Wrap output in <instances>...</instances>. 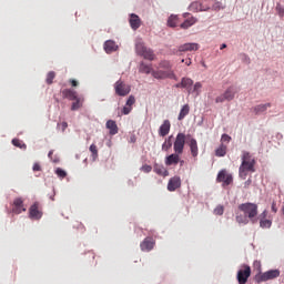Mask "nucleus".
<instances>
[{
	"mask_svg": "<svg viewBox=\"0 0 284 284\" xmlns=\"http://www.w3.org/2000/svg\"><path fill=\"white\" fill-rule=\"evenodd\" d=\"M179 163H180L181 166H183V164L185 163V161L180 160Z\"/></svg>",
	"mask_w": 284,
	"mask_h": 284,
	"instance_id": "56",
	"label": "nucleus"
},
{
	"mask_svg": "<svg viewBox=\"0 0 284 284\" xmlns=\"http://www.w3.org/2000/svg\"><path fill=\"white\" fill-rule=\"evenodd\" d=\"M221 141L222 143H230V141H232V136L227 134H222Z\"/></svg>",
	"mask_w": 284,
	"mask_h": 284,
	"instance_id": "45",
	"label": "nucleus"
},
{
	"mask_svg": "<svg viewBox=\"0 0 284 284\" xmlns=\"http://www.w3.org/2000/svg\"><path fill=\"white\" fill-rule=\"evenodd\" d=\"M217 183H223V185H232L234 179L232 178V174H229L227 171L222 170L219 172L216 178Z\"/></svg>",
	"mask_w": 284,
	"mask_h": 284,
	"instance_id": "12",
	"label": "nucleus"
},
{
	"mask_svg": "<svg viewBox=\"0 0 284 284\" xmlns=\"http://www.w3.org/2000/svg\"><path fill=\"white\" fill-rule=\"evenodd\" d=\"M132 112V106H129L125 104V106L122 109V114H130Z\"/></svg>",
	"mask_w": 284,
	"mask_h": 284,
	"instance_id": "46",
	"label": "nucleus"
},
{
	"mask_svg": "<svg viewBox=\"0 0 284 284\" xmlns=\"http://www.w3.org/2000/svg\"><path fill=\"white\" fill-rule=\"evenodd\" d=\"M189 10L191 12H205L209 8L203 7V3L200 1H194L190 4Z\"/></svg>",
	"mask_w": 284,
	"mask_h": 284,
	"instance_id": "21",
	"label": "nucleus"
},
{
	"mask_svg": "<svg viewBox=\"0 0 284 284\" xmlns=\"http://www.w3.org/2000/svg\"><path fill=\"white\" fill-rule=\"evenodd\" d=\"M42 216L43 212L41 211V206L39 205V202H36L29 209V217L32 219L33 221H40Z\"/></svg>",
	"mask_w": 284,
	"mask_h": 284,
	"instance_id": "10",
	"label": "nucleus"
},
{
	"mask_svg": "<svg viewBox=\"0 0 284 284\" xmlns=\"http://www.w3.org/2000/svg\"><path fill=\"white\" fill-rule=\"evenodd\" d=\"M173 150L175 154H183V150H185V133H178L173 143Z\"/></svg>",
	"mask_w": 284,
	"mask_h": 284,
	"instance_id": "8",
	"label": "nucleus"
},
{
	"mask_svg": "<svg viewBox=\"0 0 284 284\" xmlns=\"http://www.w3.org/2000/svg\"><path fill=\"white\" fill-rule=\"evenodd\" d=\"M55 174H57V176H59V179H65V176H68V173L63 169H60V168H58L55 170Z\"/></svg>",
	"mask_w": 284,
	"mask_h": 284,
	"instance_id": "39",
	"label": "nucleus"
},
{
	"mask_svg": "<svg viewBox=\"0 0 284 284\" xmlns=\"http://www.w3.org/2000/svg\"><path fill=\"white\" fill-rule=\"evenodd\" d=\"M179 161H181V153H172L171 155L166 156L165 165H179Z\"/></svg>",
	"mask_w": 284,
	"mask_h": 284,
	"instance_id": "19",
	"label": "nucleus"
},
{
	"mask_svg": "<svg viewBox=\"0 0 284 284\" xmlns=\"http://www.w3.org/2000/svg\"><path fill=\"white\" fill-rule=\"evenodd\" d=\"M237 210L243 213V215H236V223L240 225H247V223L256 224L258 223V204L246 202L237 206Z\"/></svg>",
	"mask_w": 284,
	"mask_h": 284,
	"instance_id": "1",
	"label": "nucleus"
},
{
	"mask_svg": "<svg viewBox=\"0 0 284 284\" xmlns=\"http://www.w3.org/2000/svg\"><path fill=\"white\" fill-rule=\"evenodd\" d=\"M135 52L140 57H143V59H146L148 61H154L155 55L154 51L148 47L143 42H138L135 44Z\"/></svg>",
	"mask_w": 284,
	"mask_h": 284,
	"instance_id": "5",
	"label": "nucleus"
},
{
	"mask_svg": "<svg viewBox=\"0 0 284 284\" xmlns=\"http://www.w3.org/2000/svg\"><path fill=\"white\" fill-rule=\"evenodd\" d=\"M89 151L91 152L92 161H97L99 159V148H97V144H91Z\"/></svg>",
	"mask_w": 284,
	"mask_h": 284,
	"instance_id": "31",
	"label": "nucleus"
},
{
	"mask_svg": "<svg viewBox=\"0 0 284 284\" xmlns=\"http://www.w3.org/2000/svg\"><path fill=\"white\" fill-rule=\"evenodd\" d=\"M189 148L191 150V155L196 159L199 156V143L196 142V139L192 138L189 141Z\"/></svg>",
	"mask_w": 284,
	"mask_h": 284,
	"instance_id": "23",
	"label": "nucleus"
},
{
	"mask_svg": "<svg viewBox=\"0 0 284 284\" xmlns=\"http://www.w3.org/2000/svg\"><path fill=\"white\" fill-rule=\"evenodd\" d=\"M248 185H252V180L248 179L245 183H244V187H247Z\"/></svg>",
	"mask_w": 284,
	"mask_h": 284,
	"instance_id": "52",
	"label": "nucleus"
},
{
	"mask_svg": "<svg viewBox=\"0 0 284 284\" xmlns=\"http://www.w3.org/2000/svg\"><path fill=\"white\" fill-rule=\"evenodd\" d=\"M55 77H57V73H54V71H50V72L47 74L45 82L48 83V85H52V83H53Z\"/></svg>",
	"mask_w": 284,
	"mask_h": 284,
	"instance_id": "36",
	"label": "nucleus"
},
{
	"mask_svg": "<svg viewBox=\"0 0 284 284\" xmlns=\"http://www.w3.org/2000/svg\"><path fill=\"white\" fill-rule=\"evenodd\" d=\"M52 154H54V151H49V154H48V158L51 160V161H53V163H59V160H57V159H52Z\"/></svg>",
	"mask_w": 284,
	"mask_h": 284,
	"instance_id": "49",
	"label": "nucleus"
},
{
	"mask_svg": "<svg viewBox=\"0 0 284 284\" xmlns=\"http://www.w3.org/2000/svg\"><path fill=\"white\" fill-rule=\"evenodd\" d=\"M267 108H272V103L257 104L253 108V112L255 114H263V112H267Z\"/></svg>",
	"mask_w": 284,
	"mask_h": 284,
	"instance_id": "26",
	"label": "nucleus"
},
{
	"mask_svg": "<svg viewBox=\"0 0 284 284\" xmlns=\"http://www.w3.org/2000/svg\"><path fill=\"white\" fill-rule=\"evenodd\" d=\"M169 28H176L179 26V16L171 14L168 19Z\"/></svg>",
	"mask_w": 284,
	"mask_h": 284,
	"instance_id": "29",
	"label": "nucleus"
},
{
	"mask_svg": "<svg viewBox=\"0 0 284 284\" xmlns=\"http://www.w3.org/2000/svg\"><path fill=\"white\" fill-rule=\"evenodd\" d=\"M280 276H281V271L270 270L264 273L256 274L255 283H267V281H274V278H278Z\"/></svg>",
	"mask_w": 284,
	"mask_h": 284,
	"instance_id": "4",
	"label": "nucleus"
},
{
	"mask_svg": "<svg viewBox=\"0 0 284 284\" xmlns=\"http://www.w3.org/2000/svg\"><path fill=\"white\" fill-rule=\"evenodd\" d=\"M171 148H172V135L169 136V138L164 141V143L162 144V150H163L164 152H168V150H170Z\"/></svg>",
	"mask_w": 284,
	"mask_h": 284,
	"instance_id": "35",
	"label": "nucleus"
},
{
	"mask_svg": "<svg viewBox=\"0 0 284 284\" xmlns=\"http://www.w3.org/2000/svg\"><path fill=\"white\" fill-rule=\"evenodd\" d=\"M63 99H69V101H75L77 99V91L72 89H64L62 90Z\"/></svg>",
	"mask_w": 284,
	"mask_h": 284,
	"instance_id": "25",
	"label": "nucleus"
},
{
	"mask_svg": "<svg viewBox=\"0 0 284 284\" xmlns=\"http://www.w3.org/2000/svg\"><path fill=\"white\" fill-rule=\"evenodd\" d=\"M261 267H262L261 261L255 260V261L253 262V268L256 270L257 274H263V273L261 272Z\"/></svg>",
	"mask_w": 284,
	"mask_h": 284,
	"instance_id": "40",
	"label": "nucleus"
},
{
	"mask_svg": "<svg viewBox=\"0 0 284 284\" xmlns=\"http://www.w3.org/2000/svg\"><path fill=\"white\" fill-rule=\"evenodd\" d=\"M225 212V207L223 205H217L215 209H214V214L216 216H223V213Z\"/></svg>",
	"mask_w": 284,
	"mask_h": 284,
	"instance_id": "38",
	"label": "nucleus"
},
{
	"mask_svg": "<svg viewBox=\"0 0 284 284\" xmlns=\"http://www.w3.org/2000/svg\"><path fill=\"white\" fill-rule=\"evenodd\" d=\"M134 103H136V99L134 98V95H130L129 99L126 100V105L129 108H132V105H134Z\"/></svg>",
	"mask_w": 284,
	"mask_h": 284,
	"instance_id": "43",
	"label": "nucleus"
},
{
	"mask_svg": "<svg viewBox=\"0 0 284 284\" xmlns=\"http://www.w3.org/2000/svg\"><path fill=\"white\" fill-rule=\"evenodd\" d=\"M196 21H199L196 18L191 17L189 19H186L185 21H183L180 27L182 28V30H187V28H192V26H194V23H196Z\"/></svg>",
	"mask_w": 284,
	"mask_h": 284,
	"instance_id": "27",
	"label": "nucleus"
},
{
	"mask_svg": "<svg viewBox=\"0 0 284 284\" xmlns=\"http://www.w3.org/2000/svg\"><path fill=\"white\" fill-rule=\"evenodd\" d=\"M114 90L118 97H128V94H130V92L132 91V88L123 80H118L114 83Z\"/></svg>",
	"mask_w": 284,
	"mask_h": 284,
	"instance_id": "6",
	"label": "nucleus"
},
{
	"mask_svg": "<svg viewBox=\"0 0 284 284\" xmlns=\"http://www.w3.org/2000/svg\"><path fill=\"white\" fill-rule=\"evenodd\" d=\"M271 210H272V212H274V214H276V212H278V209L276 207V202H272Z\"/></svg>",
	"mask_w": 284,
	"mask_h": 284,
	"instance_id": "50",
	"label": "nucleus"
},
{
	"mask_svg": "<svg viewBox=\"0 0 284 284\" xmlns=\"http://www.w3.org/2000/svg\"><path fill=\"white\" fill-rule=\"evenodd\" d=\"M267 216H268L267 210H264L257 216V221H260V227H262V230H270V227H272V220L267 219Z\"/></svg>",
	"mask_w": 284,
	"mask_h": 284,
	"instance_id": "11",
	"label": "nucleus"
},
{
	"mask_svg": "<svg viewBox=\"0 0 284 284\" xmlns=\"http://www.w3.org/2000/svg\"><path fill=\"white\" fill-rule=\"evenodd\" d=\"M69 83H71L72 88H77V85H79V82L74 79L69 80Z\"/></svg>",
	"mask_w": 284,
	"mask_h": 284,
	"instance_id": "51",
	"label": "nucleus"
},
{
	"mask_svg": "<svg viewBox=\"0 0 284 284\" xmlns=\"http://www.w3.org/2000/svg\"><path fill=\"white\" fill-rule=\"evenodd\" d=\"M189 17H190V13H189V12L183 13V18H184V19H187Z\"/></svg>",
	"mask_w": 284,
	"mask_h": 284,
	"instance_id": "54",
	"label": "nucleus"
},
{
	"mask_svg": "<svg viewBox=\"0 0 284 284\" xmlns=\"http://www.w3.org/2000/svg\"><path fill=\"white\" fill-rule=\"evenodd\" d=\"M12 212L13 214H21V212H26V207L23 206V199L17 197L13 201Z\"/></svg>",
	"mask_w": 284,
	"mask_h": 284,
	"instance_id": "15",
	"label": "nucleus"
},
{
	"mask_svg": "<svg viewBox=\"0 0 284 284\" xmlns=\"http://www.w3.org/2000/svg\"><path fill=\"white\" fill-rule=\"evenodd\" d=\"M118 45L116 42L112 41V40H108L104 42V50L108 54L112 53V52H116L118 50Z\"/></svg>",
	"mask_w": 284,
	"mask_h": 284,
	"instance_id": "24",
	"label": "nucleus"
},
{
	"mask_svg": "<svg viewBox=\"0 0 284 284\" xmlns=\"http://www.w3.org/2000/svg\"><path fill=\"white\" fill-rule=\"evenodd\" d=\"M190 114V104H184L180 111V114L178 116L179 121H183Z\"/></svg>",
	"mask_w": 284,
	"mask_h": 284,
	"instance_id": "28",
	"label": "nucleus"
},
{
	"mask_svg": "<svg viewBox=\"0 0 284 284\" xmlns=\"http://www.w3.org/2000/svg\"><path fill=\"white\" fill-rule=\"evenodd\" d=\"M250 276H252V268L250 265L244 264L242 268L237 271L236 280L239 284H247Z\"/></svg>",
	"mask_w": 284,
	"mask_h": 284,
	"instance_id": "7",
	"label": "nucleus"
},
{
	"mask_svg": "<svg viewBox=\"0 0 284 284\" xmlns=\"http://www.w3.org/2000/svg\"><path fill=\"white\" fill-rule=\"evenodd\" d=\"M227 154V145L221 144L216 150H215V156H225Z\"/></svg>",
	"mask_w": 284,
	"mask_h": 284,
	"instance_id": "32",
	"label": "nucleus"
},
{
	"mask_svg": "<svg viewBox=\"0 0 284 284\" xmlns=\"http://www.w3.org/2000/svg\"><path fill=\"white\" fill-rule=\"evenodd\" d=\"M161 70L152 71V77L154 79H174L176 80V74L172 70V62L164 60L159 63Z\"/></svg>",
	"mask_w": 284,
	"mask_h": 284,
	"instance_id": "3",
	"label": "nucleus"
},
{
	"mask_svg": "<svg viewBox=\"0 0 284 284\" xmlns=\"http://www.w3.org/2000/svg\"><path fill=\"white\" fill-rule=\"evenodd\" d=\"M140 72H143L144 74H152L154 70H152V64H145L144 62H141Z\"/></svg>",
	"mask_w": 284,
	"mask_h": 284,
	"instance_id": "30",
	"label": "nucleus"
},
{
	"mask_svg": "<svg viewBox=\"0 0 284 284\" xmlns=\"http://www.w3.org/2000/svg\"><path fill=\"white\" fill-rule=\"evenodd\" d=\"M105 125L106 130H109V134L112 136H114V134H119V125H116L114 120H108Z\"/></svg>",
	"mask_w": 284,
	"mask_h": 284,
	"instance_id": "22",
	"label": "nucleus"
},
{
	"mask_svg": "<svg viewBox=\"0 0 284 284\" xmlns=\"http://www.w3.org/2000/svg\"><path fill=\"white\" fill-rule=\"evenodd\" d=\"M171 128H172V124L170 123V120H164L162 125H160L159 135L160 136H168L170 134V129Z\"/></svg>",
	"mask_w": 284,
	"mask_h": 284,
	"instance_id": "18",
	"label": "nucleus"
},
{
	"mask_svg": "<svg viewBox=\"0 0 284 284\" xmlns=\"http://www.w3.org/2000/svg\"><path fill=\"white\" fill-rule=\"evenodd\" d=\"M58 128H61L62 132L68 130V122L58 123Z\"/></svg>",
	"mask_w": 284,
	"mask_h": 284,
	"instance_id": "47",
	"label": "nucleus"
},
{
	"mask_svg": "<svg viewBox=\"0 0 284 284\" xmlns=\"http://www.w3.org/2000/svg\"><path fill=\"white\" fill-rule=\"evenodd\" d=\"M235 94H236V89L234 87H230L229 89H226L224 94H222L215 99V102L224 103V101H233Z\"/></svg>",
	"mask_w": 284,
	"mask_h": 284,
	"instance_id": "9",
	"label": "nucleus"
},
{
	"mask_svg": "<svg viewBox=\"0 0 284 284\" xmlns=\"http://www.w3.org/2000/svg\"><path fill=\"white\" fill-rule=\"evenodd\" d=\"M192 85H194L193 79L182 78L181 83H178L175 88H184L189 94H192Z\"/></svg>",
	"mask_w": 284,
	"mask_h": 284,
	"instance_id": "13",
	"label": "nucleus"
},
{
	"mask_svg": "<svg viewBox=\"0 0 284 284\" xmlns=\"http://www.w3.org/2000/svg\"><path fill=\"white\" fill-rule=\"evenodd\" d=\"M129 23L132 30H139L141 28V18L135 13H131Z\"/></svg>",
	"mask_w": 284,
	"mask_h": 284,
	"instance_id": "20",
	"label": "nucleus"
},
{
	"mask_svg": "<svg viewBox=\"0 0 284 284\" xmlns=\"http://www.w3.org/2000/svg\"><path fill=\"white\" fill-rule=\"evenodd\" d=\"M225 48H227V44L223 43V44L220 47V50H225Z\"/></svg>",
	"mask_w": 284,
	"mask_h": 284,
	"instance_id": "53",
	"label": "nucleus"
},
{
	"mask_svg": "<svg viewBox=\"0 0 284 284\" xmlns=\"http://www.w3.org/2000/svg\"><path fill=\"white\" fill-rule=\"evenodd\" d=\"M201 88H203V84H201V82H196L193 89H191V94L192 93H195L196 95L201 94Z\"/></svg>",
	"mask_w": 284,
	"mask_h": 284,
	"instance_id": "37",
	"label": "nucleus"
},
{
	"mask_svg": "<svg viewBox=\"0 0 284 284\" xmlns=\"http://www.w3.org/2000/svg\"><path fill=\"white\" fill-rule=\"evenodd\" d=\"M142 252H150L154 250V240L152 237H146L140 244Z\"/></svg>",
	"mask_w": 284,
	"mask_h": 284,
	"instance_id": "17",
	"label": "nucleus"
},
{
	"mask_svg": "<svg viewBox=\"0 0 284 284\" xmlns=\"http://www.w3.org/2000/svg\"><path fill=\"white\" fill-rule=\"evenodd\" d=\"M256 165V160L252 158V154L247 151L242 152V163L239 169V176L243 180L247 179L248 172L254 173L256 172V169L254 166Z\"/></svg>",
	"mask_w": 284,
	"mask_h": 284,
	"instance_id": "2",
	"label": "nucleus"
},
{
	"mask_svg": "<svg viewBox=\"0 0 284 284\" xmlns=\"http://www.w3.org/2000/svg\"><path fill=\"white\" fill-rule=\"evenodd\" d=\"M154 172L155 174H159V176H168L170 174V172H168L165 168L159 165L154 166Z\"/></svg>",
	"mask_w": 284,
	"mask_h": 284,
	"instance_id": "33",
	"label": "nucleus"
},
{
	"mask_svg": "<svg viewBox=\"0 0 284 284\" xmlns=\"http://www.w3.org/2000/svg\"><path fill=\"white\" fill-rule=\"evenodd\" d=\"M32 170H33V172H41V164H39V163L36 162V163L33 164Z\"/></svg>",
	"mask_w": 284,
	"mask_h": 284,
	"instance_id": "48",
	"label": "nucleus"
},
{
	"mask_svg": "<svg viewBox=\"0 0 284 284\" xmlns=\"http://www.w3.org/2000/svg\"><path fill=\"white\" fill-rule=\"evenodd\" d=\"M185 63H186L187 65H192V60L189 59V60L185 61Z\"/></svg>",
	"mask_w": 284,
	"mask_h": 284,
	"instance_id": "55",
	"label": "nucleus"
},
{
	"mask_svg": "<svg viewBox=\"0 0 284 284\" xmlns=\"http://www.w3.org/2000/svg\"><path fill=\"white\" fill-rule=\"evenodd\" d=\"M181 187V178L173 176L169 180L168 190L169 192H176Z\"/></svg>",
	"mask_w": 284,
	"mask_h": 284,
	"instance_id": "14",
	"label": "nucleus"
},
{
	"mask_svg": "<svg viewBox=\"0 0 284 284\" xmlns=\"http://www.w3.org/2000/svg\"><path fill=\"white\" fill-rule=\"evenodd\" d=\"M275 10H276L278 17H284V7L281 3L276 4Z\"/></svg>",
	"mask_w": 284,
	"mask_h": 284,
	"instance_id": "42",
	"label": "nucleus"
},
{
	"mask_svg": "<svg viewBox=\"0 0 284 284\" xmlns=\"http://www.w3.org/2000/svg\"><path fill=\"white\" fill-rule=\"evenodd\" d=\"M141 171L145 174H150V172H152V165L144 164L142 165Z\"/></svg>",
	"mask_w": 284,
	"mask_h": 284,
	"instance_id": "44",
	"label": "nucleus"
},
{
	"mask_svg": "<svg viewBox=\"0 0 284 284\" xmlns=\"http://www.w3.org/2000/svg\"><path fill=\"white\" fill-rule=\"evenodd\" d=\"M79 108H81V100L79 98H77L75 101L71 105V110L77 111V110H79Z\"/></svg>",
	"mask_w": 284,
	"mask_h": 284,
	"instance_id": "41",
	"label": "nucleus"
},
{
	"mask_svg": "<svg viewBox=\"0 0 284 284\" xmlns=\"http://www.w3.org/2000/svg\"><path fill=\"white\" fill-rule=\"evenodd\" d=\"M12 145H14L16 148H20V150H28V145H26V143H23V141L19 139H13Z\"/></svg>",
	"mask_w": 284,
	"mask_h": 284,
	"instance_id": "34",
	"label": "nucleus"
},
{
	"mask_svg": "<svg viewBox=\"0 0 284 284\" xmlns=\"http://www.w3.org/2000/svg\"><path fill=\"white\" fill-rule=\"evenodd\" d=\"M200 45L199 43H184L179 47V52H196L199 50Z\"/></svg>",
	"mask_w": 284,
	"mask_h": 284,
	"instance_id": "16",
	"label": "nucleus"
}]
</instances>
